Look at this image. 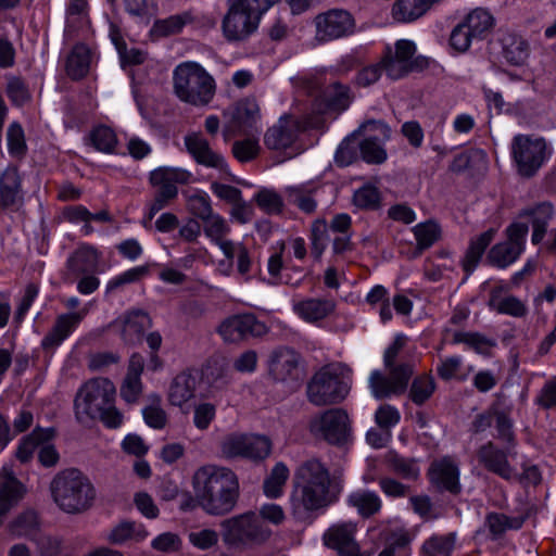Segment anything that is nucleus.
<instances>
[{"mask_svg":"<svg viewBox=\"0 0 556 556\" xmlns=\"http://www.w3.org/2000/svg\"><path fill=\"white\" fill-rule=\"evenodd\" d=\"M349 369L342 364H329L316 371L307 383V400L315 406L341 403L350 392Z\"/></svg>","mask_w":556,"mask_h":556,"instance_id":"1","label":"nucleus"},{"mask_svg":"<svg viewBox=\"0 0 556 556\" xmlns=\"http://www.w3.org/2000/svg\"><path fill=\"white\" fill-rule=\"evenodd\" d=\"M216 93V83L211 74L197 62L176 66V97L194 106H205Z\"/></svg>","mask_w":556,"mask_h":556,"instance_id":"2","label":"nucleus"},{"mask_svg":"<svg viewBox=\"0 0 556 556\" xmlns=\"http://www.w3.org/2000/svg\"><path fill=\"white\" fill-rule=\"evenodd\" d=\"M116 389L113 382L98 377L85 382L74 399V414L78 424L89 426L98 419L100 413L115 402Z\"/></svg>","mask_w":556,"mask_h":556,"instance_id":"3","label":"nucleus"},{"mask_svg":"<svg viewBox=\"0 0 556 556\" xmlns=\"http://www.w3.org/2000/svg\"><path fill=\"white\" fill-rule=\"evenodd\" d=\"M224 541L232 546H252L266 543L273 535V530L257 516L255 511H248L222 523Z\"/></svg>","mask_w":556,"mask_h":556,"instance_id":"4","label":"nucleus"},{"mask_svg":"<svg viewBox=\"0 0 556 556\" xmlns=\"http://www.w3.org/2000/svg\"><path fill=\"white\" fill-rule=\"evenodd\" d=\"M58 431L54 427H35L31 432L23 435L16 446L15 457L22 464L29 463L38 451V463L45 468H53L60 462V453L53 440Z\"/></svg>","mask_w":556,"mask_h":556,"instance_id":"5","label":"nucleus"},{"mask_svg":"<svg viewBox=\"0 0 556 556\" xmlns=\"http://www.w3.org/2000/svg\"><path fill=\"white\" fill-rule=\"evenodd\" d=\"M416 45L406 39L397 40L394 50L387 48L381 66L387 76L392 79H401L412 72H421L429 66V59L422 55L415 56Z\"/></svg>","mask_w":556,"mask_h":556,"instance_id":"6","label":"nucleus"},{"mask_svg":"<svg viewBox=\"0 0 556 556\" xmlns=\"http://www.w3.org/2000/svg\"><path fill=\"white\" fill-rule=\"evenodd\" d=\"M309 432L330 444H342L351 435V420L345 409L336 407L313 416L308 422Z\"/></svg>","mask_w":556,"mask_h":556,"instance_id":"7","label":"nucleus"},{"mask_svg":"<svg viewBox=\"0 0 556 556\" xmlns=\"http://www.w3.org/2000/svg\"><path fill=\"white\" fill-rule=\"evenodd\" d=\"M384 366L388 370V376L379 370H375L369 377L370 390L378 400L405 393L415 367L410 361Z\"/></svg>","mask_w":556,"mask_h":556,"instance_id":"8","label":"nucleus"},{"mask_svg":"<svg viewBox=\"0 0 556 556\" xmlns=\"http://www.w3.org/2000/svg\"><path fill=\"white\" fill-rule=\"evenodd\" d=\"M228 11L223 20V31L230 41L244 40L260 24L262 14L243 0H229Z\"/></svg>","mask_w":556,"mask_h":556,"instance_id":"9","label":"nucleus"},{"mask_svg":"<svg viewBox=\"0 0 556 556\" xmlns=\"http://www.w3.org/2000/svg\"><path fill=\"white\" fill-rule=\"evenodd\" d=\"M511 152L523 177L533 176L546 160V143L542 138L518 135L514 138Z\"/></svg>","mask_w":556,"mask_h":556,"instance_id":"10","label":"nucleus"},{"mask_svg":"<svg viewBox=\"0 0 556 556\" xmlns=\"http://www.w3.org/2000/svg\"><path fill=\"white\" fill-rule=\"evenodd\" d=\"M529 227L525 223H514L507 229V239L494 244L486 254V262L497 268H506L515 263L525 250Z\"/></svg>","mask_w":556,"mask_h":556,"instance_id":"11","label":"nucleus"},{"mask_svg":"<svg viewBox=\"0 0 556 556\" xmlns=\"http://www.w3.org/2000/svg\"><path fill=\"white\" fill-rule=\"evenodd\" d=\"M518 504L514 507L516 516L500 513H490L485 517V525L493 539H498L507 530H519L525 521L538 510L536 504L528 498L526 489H518L516 493Z\"/></svg>","mask_w":556,"mask_h":556,"instance_id":"12","label":"nucleus"},{"mask_svg":"<svg viewBox=\"0 0 556 556\" xmlns=\"http://www.w3.org/2000/svg\"><path fill=\"white\" fill-rule=\"evenodd\" d=\"M355 135L366 136L358 143L363 160L369 164H382L387 160V151L382 144L390 139L391 129L382 121L369 119L364 122Z\"/></svg>","mask_w":556,"mask_h":556,"instance_id":"13","label":"nucleus"},{"mask_svg":"<svg viewBox=\"0 0 556 556\" xmlns=\"http://www.w3.org/2000/svg\"><path fill=\"white\" fill-rule=\"evenodd\" d=\"M315 38L319 42H328L350 36L355 30V20L343 9H331L319 13L314 18Z\"/></svg>","mask_w":556,"mask_h":556,"instance_id":"14","label":"nucleus"},{"mask_svg":"<svg viewBox=\"0 0 556 556\" xmlns=\"http://www.w3.org/2000/svg\"><path fill=\"white\" fill-rule=\"evenodd\" d=\"M261 119V109L254 98H244L238 101L231 112L230 121L223 128L224 140L243 134L248 135L256 129Z\"/></svg>","mask_w":556,"mask_h":556,"instance_id":"15","label":"nucleus"},{"mask_svg":"<svg viewBox=\"0 0 556 556\" xmlns=\"http://www.w3.org/2000/svg\"><path fill=\"white\" fill-rule=\"evenodd\" d=\"M218 332L227 342H239L250 337H263L268 332V328L253 314H242L225 319L219 325Z\"/></svg>","mask_w":556,"mask_h":556,"instance_id":"16","label":"nucleus"},{"mask_svg":"<svg viewBox=\"0 0 556 556\" xmlns=\"http://www.w3.org/2000/svg\"><path fill=\"white\" fill-rule=\"evenodd\" d=\"M149 182L154 190V198L149 206L147 218L153 217L174 200V168L157 167L149 175Z\"/></svg>","mask_w":556,"mask_h":556,"instance_id":"17","label":"nucleus"},{"mask_svg":"<svg viewBox=\"0 0 556 556\" xmlns=\"http://www.w3.org/2000/svg\"><path fill=\"white\" fill-rule=\"evenodd\" d=\"M357 527L346 521L331 526L324 534V544L341 556H359V546L355 540Z\"/></svg>","mask_w":556,"mask_h":556,"instance_id":"18","label":"nucleus"},{"mask_svg":"<svg viewBox=\"0 0 556 556\" xmlns=\"http://www.w3.org/2000/svg\"><path fill=\"white\" fill-rule=\"evenodd\" d=\"M301 131L300 121L286 114L267 129L264 135V143L269 150H286L295 142Z\"/></svg>","mask_w":556,"mask_h":556,"instance_id":"19","label":"nucleus"},{"mask_svg":"<svg viewBox=\"0 0 556 556\" xmlns=\"http://www.w3.org/2000/svg\"><path fill=\"white\" fill-rule=\"evenodd\" d=\"M300 361V354L293 349L279 346L269 355L268 374L279 382L295 380L299 378Z\"/></svg>","mask_w":556,"mask_h":556,"instance_id":"20","label":"nucleus"},{"mask_svg":"<svg viewBox=\"0 0 556 556\" xmlns=\"http://www.w3.org/2000/svg\"><path fill=\"white\" fill-rule=\"evenodd\" d=\"M187 151L202 166L228 173V164L224 155L212 149L210 142L200 134H190L185 138Z\"/></svg>","mask_w":556,"mask_h":556,"instance_id":"21","label":"nucleus"},{"mask_svg":"<svg viewBox=\"0 0 556 556\" xmlns=\"http://www.w3.org/2000/svg\"><path fill=\"white\" fill-rule=\"evenodd\" d=\"M85 315V311H79L56 316L52 328L41 340V349L54 352L76 330Z\"/></svg>","mask_w":556,"mask_h":556,"instance_id":"22","label":"nucleus"},{"mask_svg":"<svg viewBox=\"0 0 556 556\" xmlns=\"http://www.w3.org/2000/svg\"><path fill=\"white\" fill-rule=\"evenodd\" d=\"M198 504L211 515H224L232 510L239 489H199Z\"/></svg>","mask_w":556,"mask_h":556,"instance_id":"23","label":"nucleus"},{"mask_svg":"<svg viewBox=\"0 0 556 556\" xmlns=\"http://www.w3.org/2000/svg\"><path fill=\"white\" fill-rule=\"evenodd\" d=\"M56 505L67 514L88 509L96 498V489H50Z\"/></svg>","mask_w":556,"mask_h":556,"instance_id":"24","label":"nucleus"},{"mask_svg":"<svg viewBox=\"0 0 556 556\" xmlns=\"http://www.w3.org/2000/svg\"><path fill=\"white\" fill-rule=\"evenodd\" d=\"M2 210H17L23 203L22 176L15 164H9L0 175Z\"/></svg>","mask_w":556,"mask_h":556,"instance_id":"25","label":"nucleus"},{"mask_svg":"<svg viewBox=\"0 0 556 556\" xmlns=\"http://www.w3.org/2000/svg\"><path fill=\"white\" fill-rule=\"evenodd\" d=\"M102 253L89 243H80L66 260V269L74 276L94 274L98 269Z\"/></svg>","mask_w":556,"mask_h":556,"instance_id":"26","label":"nucleus"},{"mask_svg":"<svg viewBox=\"0 0 556 556\" xmlns=\"http://www.w3.org/2000/svg\"><path fill=\"white\" fill-rule=\"evenodd\" d=\"M510 290L509 283L498 282L490 291L488 306L497 312L513 317H525L528 314L526 304L515 295L502 296Z\"/></svg>","mask_w":556,"mask_h":556,"instance_id":"27","label":"nucleus"},{"mask_svg":"<svg viewBox=\"0 0 556 556\" xmlns=\"http://www.w3.org/2000/svg\"><path fill=\"white\" fill-rule=\"evenodd\" d=\"M328 470L317 459H309L301 464L294 472V486H330L337 485Z\"/></svg>","mask_w":556,"mask_h":556,"instance_id":"28","label":"nucleus"},{"mask_svg":"<svg viewBox=\"0 0 556 556\" xmlns=\"http://www.w3.org/2000/svg\"><path fill=\"white\" fill-rule=\"evenodd\" d=\"M336 306L332 299L305 298L293 303V312L307 323H317L332 315Z\"/></svg>","mask_w":556,"mask_h":556,"instance_id":"29","label":"nucleus"},{"mask_svg":"<svg viewBox=\"0 0 556 556\" xmlns=\"http://www.w3.org/2000/svg\"><path fill=\"white\" fill-rule=\"evenodd\" d=\"M320 187L314 184L290 186L285 189V195L289 204L296 206L302 213L312 215L318 205Z\"/></svg>","mask_w":556,"mask_h":556,"instance_id":"30","label":"nucleus"},{"mask_svg":"<svg viewBox=\"0 0 556 556\" xmlns=\"http://www.w3.org/2000/svg\"><path fill=\"white\" fill-rule=\"evenodd\" d=\"M238 486L236 473L226 467L205 465L193 476V486Z\"/></svg>","mask_w":556,"mask_h":556,"instance_id":"31","label":"nucleus"},{"mask_svg":"<svg viewBox=\"0 0 556 556\" xmlns=\"http://www.w3.org/2000/svg\"><path fill=\"white\" fill-rule=\"evenodd\" d=\"M553 215L554 208L548 202H542L521 211L520 217L531 218L533 228L531 241L533 244H539L543 240Z\"/></svg>","mask_w":556,"mask_h":556,"instance_id":"32","label":"nucleus"},{"mask_svg":"<svg viewBox=\"0 0 556 556\" xmlns=\"http://www.w3.org/2000/svg\"><path fill=\"white\" fill-rule=\"evenodd\" d=\"M428 477L430 482L435 486H458V465L451 457L437 459L430 465Z\"/></svg>","mask_w":556,"mask_h":556,"instance_id":"33","label":"nucleus"},{"mask_svg":"<svg viewBox=\"0 0 556 556\" xmlns=\"http://www.w3.org/2000/svg\"><path fill=\"white\" fill-rule=\"evenodd\" d=\"M478 458L490 471L510 481L513 470L508 465L507 455L504 451L498 450L492 442L479 448Z\"/></svg>","mask_w":556,"mask_h":556,"instance_id":"34","label":"nucleus"},{"mask_svg":"<svg viewBox=\"0 0 556 556\" xmlns=\"http://www.w3.org/2000/svg\"><path fill=\"white\" fill-rule=\"evenodd\" d=\"M494 237L495 230L488 229L486 231L480 233L479 236L470 240L468 249L462 261V267L466 273V277L471 275L473 270L477 268L482 255L484 254L490 243L493 241Z\"/></svg>","mask_w":556,"mask_h":556,"instance_id":"35","label":"nucleus"},{"mask_svg":"<svg viewBox=\"0 0 556 556\" xmlns=\"http://www.w3.org/2000/svg\"><path fill=\"white\" fill-rule=\"evenodd\" d=\"M91 50L85 43H77L70 52L65 72L72 80H80L85 78L90 70Z\"/></svg>","mask_w":556,"mask_h":556,"instance_id":"36","label":"nucleus"},{"mask_svg":"<svg viewBox=\"0 0 556 556\" xmlns=\"http://www.w3.org/2000/svg\"><path fill=\"white\" fill-rule=\"evenodd\" d=\"M326 489H294L291 504L294 513L316 510L326 506Z\"/></svg>","mask_w":556,"mask_h":556,"instance_id":"37","label":"nucleus"},{"mask_svg":"<svg viewBox=\"0 0 556 556\" xmlns=\"http://www.w3.org/2000/svg\"><path fill=\"white\" fill-rule=\"evenodd\" d=\"M85 140L94 150L106 154L114 153L118 144L116 132L102 124L92 127Z\"/></svg>","mask_w":556,"mask_h":556,"instance_id":"38","label":"nucleus"},{"mask_svg":"<svg viewBox=\"0 0 556 556\" xmlns=\"http://www.w3.org/2000/svg\"><path fill=\"white\" fill-rule=\"evenodd\" d=\"M349 504L356 508L359 516L369 518L377 514L382 506L377 493L369 490H356L349 495Z\"/></svg>","mask_w":556,"mask_h":556,"instance_id":"39","label":"nucleus"},{"mask_svg":"<svg viewBox=\"0 0 556 556\" xmlns=\"http://www.w3.org/2000/svg\"><path fill=\"white\" fill-rule=\"evenodd\" d=\"M504 58L513 65H521L529 56L528 42L520 36L507 34L502 39Z\"/></svg>","mask_w":556,"mask_h":556,"instance_id":"40","label":"nucleus"},{"mask_svg":"<svg viewBox=\"0 0 556 556\" xmlns=\"http://www.w3.org/2000/svg\"><path fill=\"white\" fill-rule=\"evenodd\" d=\"M386 463L389 469L408 481H416L419 478L420 469L413 458H406L395 452H389L386 455Z\"/></svg>","mask_w":556,"mask_h":556,"instance_id":"41","label":"nucleus"},{"mask_svg":"<svg viewBox=\"0 0 556 556\" xmlns=\"http://www.w3.org/2000/svg\"><path fill=\"white\" fill-rule=\"evenodd\" d=\"M39 529L40 521L38 514L33 509L21 513L10 523V531L16 536L31 539L38 533Z\"/></svg>","mask_w":556,"mask_h":556,"instance_id":"42","label":"nucleus"},{"mask_svg":"<svg viewBox=\"0 0 556 556\" xmlns=\"http://www.w3.org/2000/svg\"><path fill=\"white\" fill-rule=\"evenodd\" d=\"M243 458L258 462L267 458L271 453V441L265 435L245 433Z\"/></svg>","mask_w":556,"mask_h":556,"instance_id":"43","label":"nucleus"},{"mask_svg":"<svg viewBox=\"0 0 556 556\" xmlns=\"http://www.w3.org/2000/svg\"><path fill=\"white\" fill-rule=\"evenodd\" d=\"M5 94L11 104L16 108H22L31 101L29 86L21 76L10 75L7 77Z\"/></svg>","mask_w":556,"mask_h":556,"instance_id":"44","label":"nucleus"},{"mask_svg":"<svg viewBox=\"0 0 556 556\" xmlns=\"http://www.w3.org/2000/svg\"><path fill=\"white\" fill-rule=\"evenodd\" d=\"M181 192L186 199L187 208L192 215L203 220L211 213H213L210 198L205 192L201 190L189 189H185Z\"/></svg>","mask_w":556,"mask_h":556,"instance_id":"45","label":"nucleus"},{"mask_svg":"<svg viewBox=\"0 0 556 556\" xmlns=\"http://www.w3.org/2000/svg\"><path fill=\"white\" fill-rule=\"evenodd\" d=\"M463 23L469 28L477 39H481L492 29L494 18L488 11L483 9H475L466 16Z\"/></svg>","mask_w":556,"mask_h":556,"instance_id":"46","label":"nucleus"},{"mask_svg":"<svg viewBox=\"0 0 556 556\" xmlns=\"http://www.w3.org/2000/svg\"><path fill=\"white\" fill-rule=\"evenodd\" d=\"M435 387V381L432 376H417L410 384L408 396L415 405L420 406L432 396Z\"/></svg>","mask_w":556,"mask_h":556,"instance_id":"47","label":"nucleus"},{"mask_svg":"<svg viewBox=\"0 0 556 556\" xmlns=\"http://www.w3.org/2000/svg\"><path fill=\"white\" fill-rule=\"evenodd\" d=\"M254 201L268 215H279L283 211V199L274 189L262 188L255 193Z\"/></svg>","mask_w":556,"mask_h":556,"instance_id":"48","label":"nucleus"},{"mask_svg":"<svg viewBox=\"0 0 556 556\" xmlns=\"http://www.w3.org/2000/svg\"><path fill=\"white\" fill-rule=\"evenodd\" d=\"M455 545V535H432L422 544L424 556H451Z\"/></svg>","mask_w":556,"mask_h":556,"instance_id":"49","label":"nucleus"},{"mask_svg":"<svg viewBox=\"0 0 556 556\" xmlns=\"http://www.w3.org/2000/svg\"><path fill=\"white\" fill-rule=\"evenodd\" d=\"M325 97L328 108L338 112L346 110L351 103L350 88L338 81L327 87Z\"/></svg>","mask_w":556,"mask_h":556,"instance_id":"50","label":"nucleus"},{"mask_svg":"<svg viewBox=\"0 0 556 556\" xmlns=\"http://www.w3.org/2000/svg\"><path fill=\"white\" fill-rule=\"evenodd\" d=\"M8 151L12 157L23 159L27 152L25 134L18 122H12L7 130Z\"/></svg>","mask_w":556,"mask_h":556,"instance_id":"51","label":"nucleus"},{"mask_svg":"<svg viewBox=\"0 0 556 556\" xmlns=\"http://www.w3.org/2000/svg\"><path fill=\"white\" fill-rule=\"evenodd\" d=\"M413 231L419 250L430 248L441 237L440 226L432 220L416 225Z\"/></svg>","mask_w":556,"mask_h":556,"instance_id":"52","label":"nucleus"},{"mask_svg":"<svg viewBox=\"0 0 556 556\" xmlns=\"http://www.w3.org/2000/svg\"><path fill=\"white\" fill-rule=\"evenodd\" d=\"M50 486H92L89 478L78 468L70 467L59 471Z\"/></svg>","mask_w":556,"mask_h":556,"instance_id":"53","label":"nucleus"},{"mask_svg":"<svg viewBox=\"0 0 556 556\" xmlns=\"http://www.w3.org/2000/svg\"><path fill=\"white\" fill-rule=\"evenodd\" d=\"M151 404L142 409L144 422L153 429H163L166 425V414L161 407L160 395L152 393L149 395Z\"/></svg>","mask_w":556,"mask_h":556,"instance_id":"54","label":"nucleus"},{"mask_svg":"<svg viewBox=\"0 0 556 556\" xmlns=\"http://www.w3.org/2000/svg\"><path fill=\"white\" fill-rule=\"evenodd\" d=\"M454 343H465L478 353L489 354L490 350L495 346V342L478 332L457 331L453 336Z\"/></svg>","mask_w":556,"mask_h":556,"instance_id":"55","label":"nucleus"},{"mask_svg":"<svg viewBox=\"0 0 556 556\" xmlns=\"http://www.w3.org/2000/svg\"><path fill=\"white\" fill-rule=\"evenodd\" d=\"M353 203L361 210L374 211L380 207L381 195L376 187L365 185L354 192Z\"/></svg>","mask_w":556,"mask_h":556,"instance_id":"56","label":"nucleus"},{"mask_svg":"<svg viewBox=\"0 0 556 556\" xmlns=\"http://www.w3.org/2000/svg\"><path fill=\"white\" fill-rule=\"evenodd\" d=\"M260 152L261 146L257 138L236 140L231 148L233 157L240 163H248L255 160Z\"/></svg>","mask_w":556,"mask_h":556,"instance_id":"57","label":"nucleus"},{"mask_svg":"<svg viewBox=\"0 0 556 556\" xmlns=\"http://www.w3.org/2000/svg\"><path fill=\"white\" fill-rule=\"evenodd\" d=\"M200 376L197 369H187L176 376V399L187 401L194 394Z\"/></svg>","mask_w":556,"mask_h":556,"instance_id":"58","label":"nucleus"},{"mask_svg":"<svg viewBox=\"0 0 556 556\" xmlns=\"http://www.w3.org/2000/svg\"><path fill=\"white\" fill-rule=\"evenodd\" d=\"M203 223L205 236L215 243L225 239L227 235L230 232V227L227 220L219 214H215L214 212L211 213L207 217H205L203 219Z\"/></svg>","mask_w":556,"mask_h":556,"instance_id":"59","label":"nucleus"},{"mask_svg":"<svg viewBox=\"0 0 556 556\" xmlns=\"http://www.w3.org/2000/svg\"><path fill=\"white\" fill-rule=\"evenodd\" d=\"M147 274H148L147 266H136V267L129 268L108 281L106 293H111L125 285L138 282L144 276H147Z\"/></svg>","mask_w":556,"mask_h":556,"instance_id":"60","label":"nucleus"},{"mask_svg":"<svg viewBox=\"0 0 556 556\" xmlns=\"http://www.w3.org/2000/svg\"><path fill=\"white\" fill-rule=\"evenodd\" d=\"M245 433H230L220 442V452L227 459L243 458Z\"/></svg>","mask_w":556,"mask_h":556,"instance_id":"61","label":"nucleus"},{"mask_svg":"<svg viewBox=\"0 0 556 556\" xmlns=\"http://www.w3.org/2000/svg\"><path fill=\"white\" fill-rule=\"evenodd\" d=\"M143 391V384L141 381V377L139 376H130L126 375L121 388L119 393L121 397L127 403V404H136L138 403L140 395Z\"/></svg>","mask_w":556,"mask_h":556,"instance_id":"62","label":"nucleus"},{"mask_svg":"<svg viewBox=\"0 0 556 556\" xmlns=\"http://www.w3.org/2000/svg\"><path fill=\"white\" fill-rule=\"evenodd\" d=\"M121 450L129 456L143 458L150 450L144 439L137 433H128L121 442Z\"/></svg>","mask_w":556,"mask_h":556,"instance_id":"63","label":"nucleus"},{"mask_svg":"<svg viewBox=\"0 0 556 556\" xmlns=\"http://www.w3.org/2000/svg\"><path fill=\"white\" fill-rule=\"evenodd\" d=\"M535 404L543 409L556 407V376L543 384L535 397Z\"/></svg>","mask_w":556,"mask_h":556,"instance_id":"64","label":"nucleus"}]
</instances>
